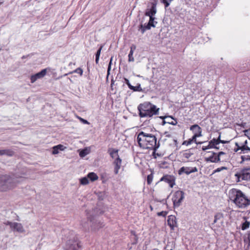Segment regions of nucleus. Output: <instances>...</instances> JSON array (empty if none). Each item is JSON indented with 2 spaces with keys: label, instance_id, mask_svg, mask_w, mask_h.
Listing matches in <instances>:
<instances>
[{
  "label": "nucleus",
  "instance_id": "f257e3e1",
  "mask_svg": "<svg viewBox=\"0 0 250 250\" xmlns=\"http://www.w3.org/2000/svg\"><path fill=\"white\" fill-rule=\"evenodd\" d=\"M139 146L143 149H150L156 151L160 146L159 142L157 143L156 135L153 133L141 131L137 136Z\"/></svg>",
  "mask_w": 250,
  "mask_h": 250
},
{
  "label": "nucleus",
  "instance_id": "f03ea898",
  "mask_svg": "<svg viewBox=\"0 0 250 250\" xmlns=\"http://www.w3.org/2000/svg\"><path fill=\"white\" fill-rule=\"evenodd\" d=\"M229 195V199L238 208H245L250 205V198L239 189L232 188Z\"/></svg>",
  "mask_w": 250,
  "mask_h": 250
},
{
  "label": "nucleus",
  "instance_id": "7ed1b4c3",
  "mask_svg": "<svg viewBox=\"0 0 250 250\" xmlns=\"http://www.w3.org/2000/svg\"><path fill=\"white\" fill-rule=\"evenodd\" d=\"M25 178L23 177L11 176L3 175L0 176V191H6L13 189L17 185L23 181Z\"/></svg>",
  "mask_w": 250,
  "mask_h": 250
},
{
  "label": "nucleus",
  "instance_id": "20e7f679",
  "mask_svg": "<svg viewBox=\"0 0 250 250\" xmlns=\"http://www.w3.org/2000/svg\"><path fill=\"white\" fill-rule=\"evenodd\" d=\"M140 118H149L153 116L158 115L159 108L149 102L139 104L137 107Z\"/></svg>",
  "mask_w": 250,
  "mask_h": 250
},
{
  "label": "nucleus",
  "instance_id": "39448f33",
  "mask_svg": "<svg viewBox=\"0 0 250 250\" xmlns=\"http://www.w3.org/2000/svg\"><path fill=\"white\" fill-rule=\"evenodd\" d=\"M118 152L119 150L115 148H109L108 149V153L113 159L112 164L114 166V172L115 174H118L122 162V160L119 157Z\"/></svg>",
  "mask_w": 250,
  "mask_h": 250
},
{
  "label": "nucleus",
  "instance_id": "423d86ee",
  "mask_svg": "<svg viewBox=\"0 0 250 250\" xmlns=\"http://www.w3.org/2000/svg\"><path fill=\"white\" fill-rule=\"evenodd\" d=\"M248 141L245 137L240 138L238 141L235 142V145L236 146L234 148V151L235 152L241 150L239 153H247L250 151V147L248 145Z\"/></svg>",
  "mask_w": 250,
  "mask_h": 250
},
{
  "label": "nucleus",
  "instance_id": "0eeeda50",
  "mask_svg": "<svg viewBox=\"0 0 250 250\" xmlns=\"http://www.w3.org/2000/svg\"><path fill=\"white\" fill-rule=\"evenodd\" d=\"M237 182L242 181H250V167L241 169L234 174Z\"/></svg>",
  "mask_w": 250,
  "mask_h": 250
},
{
  "label": "nucleus",
  "instance_id": "6e6552de",
  "mask_svg": "<svg viewBox=\"0 0 250 250\" xmlns=\"http://www.w3.org/2000/svg\"><path fill=\"white\" fill-rule=\"evenodd\" d=\"M185 198V193L181 190L175 191L172 197V201L174 208L180 207Z\"/></svg>",
  "mask_w": 250,
  "mask_h": 250
},
{
  "label": "nucleus",
  "instance_id": "1a4fd4ad",
  "mask_svg": "<svg viewBox=\"0 0 250 250\" xmlns=\"http://www.w3.org/2000/svg\"><path fill=\"white\" fill-rule=\"evenodd\" d=\"M225 154L226 153L223 151H220L217 154L215 152H212V155L206 158L205 160L207 162L218 163L221 160V156Z\"/></svg>",
  "mask_w": 250,
  "mask_h": 250
},
{
  "label": "nucleus",
  "instance_id": "9d476101",
  "mask_svg": "<svg viewBox=\"0 0 250 250\" xmlns=\"http://www.w3.org/2000/svg\"><path fill=\"white\" fill-rule=\"evenodd\" d=\"M175 177L172 175L166 174L164 175L160 179V181H164L168 184L170 188H173L175 185Z\"/></svg>",
  "mask_w": 250,
  "mask_h": 250
},
{
  "label": "nucleus",
  "instance_id": "9b49d317",
  "mask_svg": "<svg viewBox=\"0 0 250 250\" xmlns=\"http://www.w3.org/2000/svg\"><path fill=\"white\" fill-rule=\"evenodd\" d=\"M81 248V246L79 242L76 241L72 242L71 240H69L65 249V250H78Z\"/></svg>",
  "mask_w": 250,
  "mask_h": 250
},
{
  "label": "nucleus",
  "instance_id": "f8f14e48",
  "mask_svg": "<svg viewBox=\"0 0 250 250\" xmlns=\"http://www.w3.org/2000/svg\"><path fill=\"white\" fill-rule=\"evenodd\" d=\"M47 70L46 68L43 69L41 71L32 75L30 78L31 83H33L37 80L43 78L46 74Z\"/></svg>",
  "mask_w": 250,
  "mask_h": 250
},
{
  "label": "nucleus",
  "instance_id": "ddd939ff",
  "mask_svg": "<svg viewBox=\"0 0 250 250\" xmlns=\"http://www.w3.org/2000/svg\"><path fill=\"white\" fill-rule=\"evenodd\" d=\"M156 5V0H154L153 2H151V8L150 9L147 8L146 9L145 13L146 16L153 17L157 12Z\"/></svg>",
  "mask_w": 250,
  "mask_h": 250
},
{
  "label": "nucleus",
  "instance_id": "4468645a",
  "mask_svg": "<svg viewBox=\"0 0 250 250\" xmlns=\"http://www.w3.org/2000/svg\"><path fill=\"white\" fill-rule=\"evenodd\" d=\"M11 229L13 231H17L19 233H23L25 232V229L22 225L20 223L13 222Z\"/></svg>",
  "mask_w": 250,
  "mask_h": 250
},
{
  "label": "nucleus",
  "instance_id": "2eb2a0df",
  "mask_svg": "<svg viewBox=\"0 0 250 250\" xmlns=\"http://www.w3.org/2000/svg\"><path fill=\"white\" fill-rule=\"evenodd\" d=\"M216 141L213 140L212 139L210 141L208 142V145L207 146H203L202 147V149L203 151H206L207 149H211V148H215L216 149H219V147L217 146L216 145Z\"/></svg>",
  "mask_w": 250,
  "mask_h": 250
},
{
  "label": "nucleus",
  "instance_id": "dca6fc26",
  "mask_svg": "<svg viewBox=\"0 0 250 250\" xmlns=\"http://www.w3.org/2000/svg\"><path fill=\"white\" fill-rule=\"evenodd\" d=\"M190 130L192 131L194 135H198L199 137L202 136V128L198 125H194L190 127Z\"/></svg>",
  "mask_w": 250,
  "mask_h": 250
},
{
  "label": "nucleus",
  "instance_id": "f3484780",
  "mask_svg": "<svg viewBox=\"0 0 250 250\" xmlns=\"http://www.w3.org/2000/svg\"><path fill=\"white\" fill-rule=\"evenodd\" d=\"M167 224L171 229L173 230L175 227L176 226V218L174 216H169L167 219Z\"/></svg>",
  "mask_w": 250,
  "mask_h": 250
},
{
  "label": "nucleus",
  "instance_id": "a211bd4d",
  "mask_svg": "<svg viewBox=\"0 0 250 250\" xmlns=\"http://www.w3.org/2000/svg\"><path fill=\"white\" fill-rule=\"evenodd\" d=\"M160 118L162 119H167V121L164 120L163 121V125L165 124L166 123H167L172 125H176L177 123V122L176 120H174L172 117L170 116H161Z\"/></svg>",
  "mask_w": 250,
  "mask_h": 250
},
{
  "label": "nucleus",
  "instance_id": "6ab92c4d",
  "mask_svg": "<svg viewBox=\"0 0 250 250\" xmlns=\"http://www.w3.org/2000/svg\"><path fill=\"white\" fill-rule=\"evenodd\" d=\"M185 173L187 175L191 173L190 167H183L179 170L178 173L179 175Z\"/></svg>",
  "mask_w": 250,
  "mask_h": 250
},
{
  "label": "nucleus",
  "instance_id": "aec40b11",
  "mask_svg": "<svg viewBox=\"0 0 250 250\" xmlns=\"http://www.w3.org/2000/svg\"><path fill=\"white\" fill-rule=\"evenodd\" d=\"M150 23H147L146 25L141 24L139 27V30H141L142 34H144L146 30H149L151 28Z\"/></svg>",
  "mask_w": 250,
  "mask_h": 250
},
{
  "label": "nucleus",
  "instance_id": "412c9836",
  "mask_svg": "<svg viewBox=\"0 0 250 250\" xmlns=\"http://www.w3.org/2000/svg\"><path fill=\"white\" fill-rule=\"evenodd\" d=\"M193 155V153L192 152L191 149H188L185 150L183 154V156L188 159H189L192 155Z\"/></svg>",
  "mask_w": 250,
  "mask_h": 250
},
{
  "label": "nucleus",
  "instance_id": "4be33fe9",
  "mask_svg": "<svg viewBox=\"0 0 250 250\" xmlns=\"http://www.w3.org/2000/svg\"><path fill=\"white\" fill-rule=\"evenodd\" d=\"M247 63H238L239 66H237L238 68L235 70V71L239 72H242L246 71L247 69L244 66Z\"/></svg>",
  "mask_w": 250,
  "mask_h": 250
},
{
  "label": "nucleus",
  "instance_id": "5701e85b",
  "mask_svg": "<svg viewBox=\"0 0 250 250\" xmlns=\"http://www.w3.org/2000/svg\"><path fill=\"white\" fill-rule=\"evenodd\" d=\"M87 178L91 181H95L98 179V176L94 172H90L87 175Z\"/></svg>",
  "mask_w": 250,
  "mask_h": 250
},
{
  "label": "nucleus",
  "instance_id": "b1692460",
  "mask_svg": "<svg viewBox=\"0 0 250 250\" xmlns=\"http://www.w3.org/2000/svg\"><path fill=\"white\" fill-rule=\"evenodd\" d=\"M136 49V46L134 45H132L130 47V51L128 55V60L129 62H133L134 58L132 57L133 51Z\"/></svg>",
  "mask_w": 250,
  "mask_h": 250
},
{
  "label": "nucleus",
  "instance_id": "393cba45",
  "mask_svg": "<svg viewBox=\"0 0 250 250\" xmlns=\"http://www.w3.org/2000/svg\"><path fill=\"white\" fill-rule=\"evenodd\" d=\"M14 154V151L11 149H2V155L12 156Z\"/></svg>",
  "mask_w": 250,
  "mask_h": 250
},
{
  "label": "nucleus",
  "instance_id": "a878e982",
  "mask_svg": "<svg viewBox=\"0 0 250 250\" xmlns=\"http://www.w3.org/2000/svg\"><path fill=\"white\" fill-rule=\"evenodd\" d=\"M243 218L245 220V221L242 224L241 229L242 230H245L250 227V222L246 220L247 218L246 217H244Z\"/></svg>",
  "mask_w": 250,
  "mask_h": 250
},
{
  "label": "nucleus",
  "instance_id": "bb28decb",
  "mask_svg": "<svg viewBox=\"0 0 250 250\" xmlns=\"http://www.w3.org/2000/svg\"><path fill=\"white\" fill-rule=\"evenodd\" d=\"M223 214L221 213H217L214 216V223H216L218 220H221V222H223Z\"/></svg>",
  "mask_w": 250,
  "mask_h": 250
},
{
  "label": "nucleus",
  "instance_id": "cd10ccee",
  "mask_svg": "<svg viewBox=\"0 0 250 250\" xmlns=\"http://www.w3.org/2000/svg\"><path fill=\"white\" fill-rule=\"evenodd\" d=\"M131 90H132L133 91H138V92H141L143 91V89L141 87L140 84H137V86H131Z\"/></svg>",
  "mask_w": 250,
  "mask_h": 250
},
{
  "label": "nucleus",
  "instance_id": "c85d7f7f",
  "mask_svg": "<svg viewBox=\"0 0 250 250\" xmlns=\"http://www.w3.org/2000/svg\"><path fill=\"white\" fill-rule=\"evenodd\" d=\"M102 48H103V46H101L96 54V59H95L96 62H98L99 61V57L100 56L101 52L102 49Z\"/></svg>",
  "mask_w": 250,
  "mask_h": 250
},
{
  "label": "nucleus",
  "instance_id": "c756f323",
  "mask_svg": "<svg viewBox=\"0 0 250 250\" xmlns=\"http://www.w3.org/2000/svg\"><path fill=\"white\" fill-rule=\"evenodd\" d=\"M80 183L83 185H86L89 183L88 178L84 177L80 179Z\"/></svg>",
  "mask_w": 250,
  "mask_h": 250
},
{
  "label": "nucleus",
  "instance_id": "7c9ffc66",
  "mask_svg": "<svg viewBox=\"0 0 250 250\" xmlns=\"http://www.w3.org/2000/svg\"><path fill=\"white\" fill-rule=\"evenodd\" d=\"M88 154V151L86 149L82 150L79 153V155L81 157L83 158Z\"/></svg>",
  "mask_w": 250,
  "mask_h": 250
},
{
  "label": "nucleus",
  "instance_id": "2f4dec72",
  "mask_svg": "<svg viewBox=\"0 0 250 250\" xmlns=\"http://www.w3.org/2000/svg\"><path fill=\"white\" fill-rule=\"evenodd\" d=\"M241 158L242 159L241 163L245 161H250V156L249 155H242Z\"/></svg>",
  "mask_w": 250,
  "mask_h": 250
},
{
  "label": "nucleus",
  "instance_id": "473e14b6",
  "mask_svg": "<svg viewBox=\"0 0 250 250\" xmlns=\"http://www.w3.org/2000/svg\"><path fill=\"white\" fill-rule=\"evenodd\" d=\"M148 17H149V21L147 23H150L151 26L152 27H154L155 26V25L154 24V21L155 18L154 17H151V16H148Z\"/></svg>",
  "mask_w": 250,
  "mask_h": 250
},
{
  "label": "nucleus",
  "instance_id": "72a5a7b5",
  "mask_svg": "<svg viewBox=\"0 0 250 250\" xmlns=\"http://www.w3.org/2000/svg\"><path fill=\"white\" fill-rule=\"evenodd\" d=\"M173 0H162V2L165 4L166 8L167 7Z\"/></svg>",
  "mask_w": 250,
  "mask_h": 250
},
{
  "label": "nucleus",
  "instance_id": "f704fd0d",
  "mask_svg": "<svg viewBox=\"0 0 250 250\" xmlns=\"http://www.w3.org/2000/svg\"><path fill=\"white\" fill-rule=\"evenodd\" d=\"M153 176L150 174L148 175L147 177V183L148 185H150L152 182Z\"/></svg>",
  "mask_w": 250,
  "mask_h": 250
},
{
  "label": "nucleus",
  "instance_id": "c9c22d12",
  "mask_svg": "<svg viewBox=\"0 0 250 250\" xmlns=\"http://www.w3.org/2000/svg\"><path fill=\"white\" fill-rule=\"evenodd\" d=\"M73 72L77 73L79 74H80V76H82L83 74V71L81 68H78L76 69H75ZM73 73V72H72Z\"/></svg>",
  "mask_w": 250,
  "mask_h": 250
},
{
  "label": "nucleus",
  "instance_id": "e433bc0d",
  "mask_svg": "<svg viewBox=\"0 0 250 250\" xmlns=\"http://www.w3.org/2000/svg\"><path fill=\"white\" fill-rule=\"evenodd\" d=\"M197 137H199V136H198V135H193L192 138L189 139L191 140L192 143L194 142L195 143L197 144V142L196 141V138Z\"/></svg>",
  "mask_w": 250,
  "mask_h": 250
},
{
  "label": "nucleus",
  "instance_id": "4c0bfd02",
  "mask_svg": "<svg viewBox=\"0 0 250 250\" xmlns=\"http://www.w3.org/2000/svg\"><path fill=\"white\" fill-rule=\"evenodd\" d=\"M59 150L58 149V148L57 147V146H54L53 147V151H52V154H57L59 153Z\"/></svg>",
  "mask_w": 250,
  "mask_h": 250
},
{
  "label": "nucleus",
  "instance_id": "58836bf2",
  "mask_svg": "<svg viewBox=\"0 0 250 250\" xmlns=\"http://www.w3.org/2000/svg\"><path fill=\"white\" fill-rule=\"evenodd\" d=\"M221 134L220 133V135L219 136V137H218L217 139H215V138H213L212 139L213 140H215V141H216V145L217 146L220 143V141H221L222 140H221Z\"/></svg>",
  "mask_w": 250,
  "mask_h": 250
},
{
  "label": "nucleus",
  "instance_id": "ea45409f",
  "mask_svg": "<svg viewBox=\"0 0 250 250\" xmlns=\"http://www.w3.org/2000/svg\"><path fill=\"white\" fill-rule=\"evenodd\" d=\"M191 143H192V142H191V140L190 139H189L188 140L184 141V142L183 143V145L188 146V145H190Z\"/></svg>",
  "mask_w": 250,
  "mask_h": 250
},
{
  "label": "nucleus",
  "instance_id": "a19ab883",
  "mask_svg": "<svg viewBox=\"0 0 250 250\" xmlns=\"http://www.w3.org/2000/svg\"><path fill=\"white\" fill-rule=\"evenodd\" d=\"M223 169H227V167H219L215 170L214 172H218L221 171V170Z\"/></svg>",
  "mask_w": 250,
  "mask_h": 250
},
{
  "label": "nucleus",
  "instance_id": "79ce46f5",
  "mask_svg": "<svg viewBox=\"0 0 250 250\" xmlns=\"http://www.w3.org/2000/svg\"><path fill=\"white\" fill-rule=\"evenodd\" d=\"M13 224V222H10L9 221H6L5 222H4V224L6 226H9L10 229H11V226H12Z\"/></svg>",
  "mask_w": 250,
  "mask_h": 250
},
{
  "label": "nucleus",
  "instance_id": "37998d69",
  "mask_svg": "<svg viewBox=\"0 0 250 250\" xmlns=\"http://www.w3.org/2000/svg\"><path fill=\"white\" fill-rule=\"evenodd\" d=\"M245 134L248 136V137L250 139V128L249 129L245 130Z\"/></svg>",
  "mask_w": 250,
  "mask_h": 250
},
{
  "label": "nucleus",
  "instance_id": "c03bdc74",
  "mask_svg": "<svg viewBox=\"0 0 250 250\" xmlns=\"http://www.w3.org/2000/svg\"><path fill=\"white\" fill-rule=\"evenodd\" d=\"M55 146H57V147L58 148V149L60 150H63L65 148V147L63 145H58Z\"/></svg>",
  "mask_w": 250,
  "mask_h": 250
},
{
  "label": "nucleus",
  "instance_id": "a18cd8bd",
  "mask_svg": "<svg viewBox=\"0 0 250 250\" xmlns=\"http://www.w3.org/2000/svg\"><path fill=\"white\" fill-rule=\"evenodd\" d=\"M245 243H246V245H245V250H249L250 247V245H249V243H247V240H245Z\"/></svg>",
  "mask_w": 250,
  "mask_h": 250
},
{
  "label": "nucleus",
  "instance_id": "49530a36",
  "mask_svg": "<svg viewBox=\"0 0 250 250\" xmlns=\"http://www.w3.org/2000/svg\"><path fill=\"white\" fill-rule=\"evenodd\" d=\"M126 84L128 85V87L130 89L132 85L130 83L129 81L127 79H125Z\"/></svg>",
  "mask_w": 250,
  "mask_h": 250
},
{
  "label": "nucleus",
  "instance_id": "de8ad7c7",
  "mask_svg": "<svg viewBox=\"0 0 250 250\" xmlns=\"http://www.w3.org/2000/svg\"><path fill=\"white\" fill-rule=\"evenodd\" d=\"M98 224L99 225V227H97V228L96 227H95L94 226H93L92 227L93 228V229H98L99 228H102L103 227V226H104V225H103L102 223H100V222H99L98 223Z\"/></svg>",
  "mask_w": 250,
  "mask_h": 250
},
{
  "label": "nucleus",
  "instance_id": "09e8293b",
  "mask_svg": "<svg viewBox=\"0 0 250 250\" xmlns=\"http://www.w3.org/2000/svg\"><path fill=\"white\" fill-rule=\"evenodd\" d=\"M190 171H191V173L197 172L198 171V169H197V167H190Z\"/></svg>",
  "mask_w": 250,
  "mask_h": 250
},
{
  "label": "nucleus",
  "instance_id": "8fccbe9b",
  "mask_svg": "<svg viewBox=\"0 0 250 250\" xmlns=\"http://www.w3.org/2000/svg\"><path fill=\"white\" fill-rule=\"evenodd\" d=\"M79 119L81 121V122H83V124H89V122L87 120H84L82 118H80Z\"/></svg>",
  "mask_w": 250,
  "mask_h": 250
},
{
  "label": "nucleus",
  "instance_id": "3c124183",
  "mask_svg": "<svg viewBox=\"0 0 250 250\" xmlns=\"http://www.w3.org/2000/svg\"><path fill=\"white\" fill-rule=\"evenodd\" d=\"M246 240L247 241V243H249V245H250V231L248 233V239Z\"/></svg>",
  "mask_w": 250,
  "mask_h": 250
},
{
  "label": "nucleus",
  "instance_id": "603ef678",
  "mask_svg": "<svg viewBox=\"0 0 250 250\" xmlns=\"http://www.w3.org/2000/svg\"><path fill=\"white\" fill-rule=\"evenodd\" d=\"M112 63H108V69H107V74H109V71L111 69V65Z\"/></svg>",
  "mask_w": 250,
  "mask_h": 250
},
{
  "label": "nucleus",
  "instance_id": "864d4df0",
  "mask_svg": "<svg viewBox=\"0 0 250 250\" xmlns=\"http://www.w3.org/2000/svg\"><path fill=\"white\" fill-rule=\"evenodd\" d=\"M220 143H222V144H226V143H228L229 142V141H224V140H221V141H220Z\"/></svg>",
  "mask_w": 250,
  "mask_h": 250
},
{
  "label": "nucleus",
  "instance_id": "5fc2aeb1",
  "mask_svg": "<svg viewBox=\"0 0 250 250\" xmlns=\"http://www.w3.org/2000/svg\"><path fill=\"white\" fill-rule=\"evenodd\" d=\"M207 142H197V144H206Z\"/></svg>",
  "mask_w": 250,
  "mask_h": 250
},
{
  "label": "nucleus",
  "instance_id": "6e6d98bb",
  "mask_svg": "<svg viewBox=\"0 0 250 250\" xmlns=\"http://www.w3.org/2000/svg\"><path fill=\"white\" fill-rule=\"evenodd\" d=\"M3 0H0V5L3 4Z\"/></svg>",
  "mask_w": 250,
  "mask_h": 250
},
{
  "label": "nucleus",
  "instance_id": "4d7b16f0",
  "mask_svg": "<svg viewBox=\"0 0 250 250\" xmlns=\"http://www.w3.org/2000/svg\"><path fill=\"white\" fill-rule=\"evenodd\" d=\"M0 156H2V150H0Z\"/></svg>",
  "mask_w": 250,
  "mask_h": 250
},
{
  "label": "nucleus",
  "instance_id": "13d9d810",
  "mask_svg": "<svg viewBox=\"0 0 250 250\" xmlns=\"http://www.w3.org/2000/svg\"><path fill=\"white\" fill-rule=\"evenodd\" d=\"M112 58H111L110 59V63H111L112 62Z\"/></svg>",
  "mask_w": 250,
  "mask_h": 250
},
{
  "label": "nucleus",
  "instance_id": "bf43d9fd",
  "mask_svg": "<svg viewBox=\"0 0 250 250\" xmlns=\"http://www.w3.org/2000/svg\"><path fill=\"white\" fill-rule=\"evenodd\" d=\"M162 213H163V212H160L158 213V215H162Z\"/></svg>",
  "mask_w": 250,
  "mask_h": 250
},
{
  "label": "nucleus",
  "instance_id": "052dcab7",
  "mask_svg": "<svg viewBox=\"0 0 250 250\" xmlns=\"http://www.w3.org/2000/svg\"><path fill=\"white\" fill-rule=\"evenodd\" d=\"M153 250H158V249H153Z\"/></svg>",
  "mask_w": 250,
  "mask_h": 250
}]
</instances>
